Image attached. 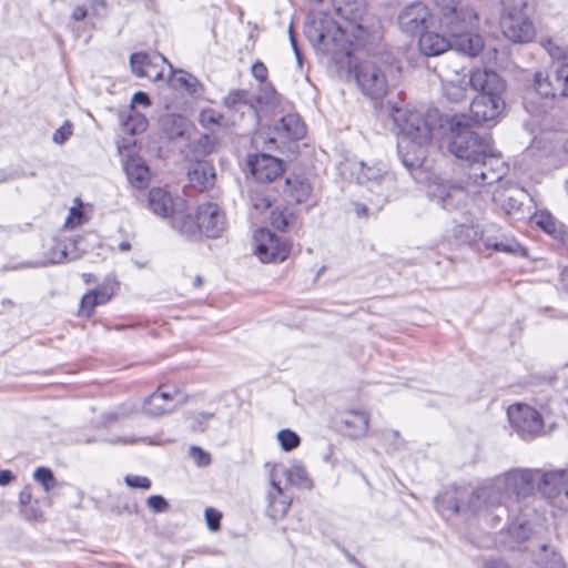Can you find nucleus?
<instances>
[{
  "mask_svg": "<svg viewBox=\"0 0 568 568\" xmlns=\"http://www.w3.org/2000/svg\"><path fill=\"white\" fill-rule=\"evenodd\" d=\"M507 172V163L493 146L488 154L469 164L465 184L453 180L434 178L428 183L427 195L443 210L455 211L465 205L468 199L467 185H490L499 182Z\"/></svg>",
  "mask_w": 568,
  "mask_h": 568,
  "instance_id": "f257e3e1",
  "label": "nucleus"
},
{
  "mask_svg": "<svg viewBox=\"0 0 568 568\" xmlns=\"http://www.w3.org/2000/svg\"><path fill=\"white\" fill-rule=\"evenodd\" d=\"M392 119L402 135L398 153L403 164L409 170L420 168L433 136L435 115H424L409 106H394Z\"/></svg>",
  "mask_w": 568,
  "mask_h": 568,
  "instance_id": "f03ea898",
  "label": "nucleus"
},
{
  "mask_svg": "<svg viewBox=\"0 0 568 568\" xmlns=\"http://www.w3.org/2000/svg\"><path fill=\"white\" fill-rule=\"evenodd\" d=\"M444 504L455 514L484 517L494 515V518H499L500 514L506 513L501 488L497 484L486 485L476 490L465 487L453 488L445 494Z\"/></svg>",
  "mask_w": 568,
  "mask_h": 568,
  "instance_id": "7ed1b4c3",
  "label": "nucleus"
},
{
  "mask_svg": "<svg viewBox=\"0 0 568 568\" xmlns=\"http://www.w3.org/2000/svg\"><path fill=\"white\" fill-rule=\"evenodd\" d=\"M450 138L448 150L456 158L468 162L480 160L490 152L493 144L487 136H480L470 128V120L465 114L452 116L449 121Z\"/></svg>",
  "mask_w": 568,
  "mask_h": 568,
  "instance_id": "20e7f679",
  "label": "nucleus"
},
{
  "mask_svg": "<svg viewBox=\"0 0 568 568\" xmlns=\"http://www.w3.org/2000/svg\"><path fill=\"white\" fill-rule=\"evenodd\" d=\"M397 71L386 63L363 61L354 68V75L359 90L371 99L385 97L393 85Z\"/></svg>",
  "mask_w": 568,
  "mask_h": 568,
  "instance_id": "39448f33",
  "label": "nucleus"
},
{
  "mask_svg": "<svg viewBox=\"0 0 568 568\" xmlns=\"http://www.w3.org/2000/svg\"><path fill=\"white\" fill-rule=\"evenodd\" d=\"M508 419L518 435L525 439L542 433L544 422L540 414L525 404H515L507 410Z\"/></svg>",
  "mask_w": 568,
  "mask_h": 568,
  "instance_id": "423d86ee",
  "label": "nucleus"
},
{
  "mask_svg": "<svg viewBox=\"0 0 568 568\" xmlns=\"http://www.w3.org/2000/svg\"><path fill=\"white\" fill-rule=\"evenodd\" d=\"M503 34L513 42L527 43L536 34L532 21L526 10L503 11L500 17Z\"/></svg>",
  "mask_w": 568,
  "mask_h": 568,
  "instance_id": "0eeeda50",
  "label": "nucleus"
},
{
  "mask_svg": "<svg viewBox=\"0 0 568 568\" xmlns=\"http://www.w3.org/2000/svg\"><path fill=\"white\" fill-rule=\"evenodd\" d=\"M462 0H435L440 12V23L453 32H459L465 28H473L477 14L469 8H459Z\"/></svg>",
  "mask_w": 568,
  "mask_h": 568,
  "instance_id": "6e6552de",
  "label": "nucleus"
},
{
  "mask_svg": "<svg viewBox=\"0 0 568 568\" xmlns=\"http://www.w3.org/2000/svg\"><path fill=\"white\" fill-rule=\"evenodd\" d=\"M253 240L254 252L263 263L283 262L288 255L287 245L270 230H257Z\"/></svg>",
  "mask_w": 568,
  "mask_h": 568,
  "instance_id": "1a4fd4ad",
  "label": "nucleus"
},
{
  "mask_svg": "<svg viewBox=\"0 0 568 568\" xmlns=\"http://www.w3.org/2000/svg\"><path fill=\"white\" fill-rule=\"evenodd\" d=\"M196 210L201 233L207 237H219L226 227V217L222 209L216 203L206 202Z\"/></svg>",
  "mask_w": 568,
  "mask_h": 568,
  "instance_id": "9d476101",
  "label": "nucleus"
},
{
  "mask_svg": "<svg viewBox=\"0 0 568 568\" xmlns=\"http://www.w3.org/2000/svg\"><path fill=\"white\" fill-rule=\"evenodd\" d=\"M169 63L161 54L150 55L144 52L133 53L130 58L132 72L139 78H148L154 82L163 79V65Z\"/></svg>",
  "mask_w": 568,
  "mask_h": 568,
  "instance_id": "9b49d317",
  "label": "nucleus"
},
{
  "mask_svg": "<svg viewBox=\"0 0 568 568\" xmlns=\"http://www.w3.org/2000/svg\"><path fill=\"white\" fill-rule=\"evenodd\" d=\"M280 475L286 478L288 485L306 489L312 487V480L308 478L307 471L303 465L298 463H294L290 467H285L283 465H273L270 470V483L276 490V495L283 494V488L280 486L277 480Z\"/></svg>",
  "mask_w": 568,
  "mask_h": 568,
  "instance_id": "f8f14e48",
  "label": "nucleus"
},
{
  "mask_svg": "<svg viewBox=\"0 0 568 568\" xmlns=\"http://www.w3.org/2000/svg\"><path fill=\"white\" fill-rule=\"evenodd\" d=\"M430 17V12L424 3L415 2L399 12L397 21L402 31L416 34L427 27Z\"/></svg>",
  "mask_w": 568,
  "mask_h": 568,
  "instance_id": "ddd939ff",
  "label": "nucleus"
},
{
  "mask_svg": "<svg viewBox=\"0 0 568 568\" xmlns=\"http://www.w3.org/2000/svg\"><path fill=\"white\" fill-rule=\"evenodd\" d=\"M470 87L478 91V95L501 97L505 82L499 74L489 69H476L469 73Z\"/></svg>",
  "mask_w": 568,
  "mask_h": 568,
  "instance_id": "4468645a",
  "label": "nucleus"
},
{
  "mask_svg": "<svg viewBox=\"0 0 568 568\" xmlns=\"http://www.w3.org/2000/svg\"><path fill=\"white\" fill-rule=\"evenodd\" d=\"M504 109L505 101L503 97L477 95L470 104L474 120L478 123L498 120Z\"/></svg>",
  "mask_w": 568,
  "mask_h": 568,
  "instance_id": "2eb2a0df",
  "label": "nucleus"
},
{
  "mask_svg": "<svg viewBox=\"0 0 568 568\" xmlns=\"http://www.w3.org/2000/svg\"><path fill=\"white\" fill-rule=\"evenodd\" d=\"M538 470L516 469L508 471L504 478L505 489L519 498L530 496L535 488V478Z\"/></svg>",
  "mask_w": 568,
  "mask_h": 568,
  "instance_id": "dca6fc26",
  "label": "nucleus"
},
{
  "mask_svg": "<svg viewBox=\"0 0 568 568\" xmlns=\"http://www.w3.org/2000/svg\"><path fill=\"white\" fill-rule=\"evenodd\" d=\"M248 165L251 166L253 176L258 182L263 183L274 181L284 171L283 162L268 154H258L254 156L248 161Z\"/></svg>",
  "mask_w": 568,
  "mask_h": 568,
  "instance_id": "f3484780",
  "label": "nucleus"
},
{
  "mask_svg": "<svg viewBox=\"0 0 568 568\" xmlns=\"http://www.w3.org/2000/svg\"><path fill=\"white\" fill-rule=\"evenodd\" d=\"M175 214L172 215L170 221L172 227L184 236L195 237L201 235V225L197 220V211L195 214H191L187 211V203L184 199L176 201Z\"/></svg>",
  "mask_w": 568,
  "mask_h": 568,
  "instance_id": "a211bd4d",
  "label": "nucleus"
},
{
  "mask_svg": "<svg viewBox=\"0 0 568 568\" xmlns=\"http://www.w3.org/2000/svg\"><path fill=\"white\" fill-rule=\"evenodd\" d=\"M179 394L178 390L168 392L159 387L156 392L151 394L143 404V410L146 415L158 417L170 413L174 407V398Z\"/></svg>",
  "mask_w": 568,
  "mask_h": 568,
  "instance_id": "6ab92c4d",
  "label": "nucleus"
},
{
  "mask_svg": "<svg viewBox=\"0 0 568 568\" xmlns=\"http://www.w3.org/2000/svg\"><path fill=\"white\" fill-rule=\"evenodd\" d=\"M180 197H172V195L161 187H154L149 192V207L150 210L162 217L172 220L175 214L176 201Z\"/></svg>",
  "mask_w": 568,
  "mask_h": 568,
  "instance_id": "aec40b11",
  "label": "nucleus"
},
{
  "mask_svg": "<svg viewBox=\"0 0 568 568\" xmlns=\"http://www.w3.org/2000/svg\"><path fill=\"white\" fill-rule=\"evenodd\" d=\"M339 423L346 435L359 438L368 430L369 416L363 410L348 409L339 414Z\"/></svg>",
  "mask_w": 568,
  "mask_h": 568,
  "instance_id": "412c9836",
  "label": "nucleus"
},
{
  "mask_svg": "<svg viewBox=\"0 0 568 568\" xmlns=\"http://www.w3.org/2000/svg\"><path fill=\"white\" fill-rule=\"evenodd\" d=\"M469 29L470 28H465L459 32L449 31L452 38L454 39L452 43L453 48H455L457 51L456 53L460 52L468 57H476L483 50L484 41L480 36L469 33Z\"/></svg>",
  "mask_w": 568,
  "mask_h": 568,
  "instance_id": "4be33fe9",
  "label": "nucleus"
},
{
  "mask_svg": "<svg viewBox=\"0 0 568 568\" xmlns=\"http://www.w3.org/2000/svg\"><path fill=\"white\" fill-rule=\"evenodd\" d=\"M524 195V190L518 186H498L493 193V199L506 211V213L510 214L520 210Z\"/></svg>",
  "mask_w": 568,
  "mask_h": 568,
  "instance_id": "5701e85b",
  "label": "nucleus"
},
{
  "mask_svg": "<svg viewBox=\"0 0 568 568\" xmlns=\"http://www.w3.org/2000/svg\"><path fill=\"white\" fill-rule=\"evenodd\" d=\"M191 185L200 191L212 187L215 183V169L207 162H197L187 173Z\"/></svg>",
  "mask_w": 568,
  "mask_h": 568,
  "instance_id": "b1692460",
  "label": "nucleus"
},
{
  "mask_svg": "<svg viewBox=\"0 0 568 568\" xmlns=\"http://www.w3.org/2000/svg\"><path fill=\"white\" fill-rule=\"evenodd\" d=\"M419 50L425 55H439L453 48V43L446 37L430 31H425L419 37Z\"/></svg>",
  "mask_w": 568,
  "mask_h": 568,
  "instance_id": "393cba45",
  "label": "nucleus"
},
{
  "mask_svg": "<svg viewBox=\"0 0 568 568\" xmlns=\"http://www.w3.org/2000/svg\"><path fill=\"white\" fill-rule=\"evenodd\" d=\"M356 180L359 184L379 186L386 180V168L382 163L358 162L356 164Z\"/></svg>",
  "mask_w": 568,
  "mask_h": 568,
  "instance_id": "a878e982",
  "label": "nucleus"
},
{
  "mask_svg": "<svg viewBox=\"0 0 568 568\" xmlns=\"http://www.w3.org/2000/svg\"><path fill=\"white\" fill-rule=\"evenodd\" d=\"M434 70L440 79V82L452 83L453 79L466 74L463 58L458 53H453L439 61Z\"/></svg>",
  "mask_w": 568,
  "mask_h": 568,
  "instance_id": "bb28decb",
  "label": "nucleus"
},
{
  "mask_svg": "<svg viewBox=\"0 0 568 568\" xmlns=\"http://www.w3.org/2000/svg\"><path fill=\"white\" fill-rule=\"evenodd\" d=\"M223 105L232 111L239 113H245L246 111L254 110V99L252 94L244 89L231 90L222 101Z\"/></svg>",
  "mask_w": 568,
  "mask_h": 568,
  "instance_id": "cd10ccee",
  "label": "nucleus"
},
{
  "mask_svg": "<svg viewBox=\"0 0 568 568\" xmlns=\"http://www.w3.org/2000/svg\"><path fill=\"white\" fill-rule=\"evenodd\" d=\"M275 131L280 136L300 140L305 135V125L297 114H286L275 124Z\"/></svg>",
  "mask_w": 568,
  "mask_h": 568,
  "instance_id": "c85d7f7f",
  "label": "nucleus"
},
{
  "mask_svg": "<svg viewBox=\"0 0 568 568\" xmlns=\"http://www.w3.org/2000/svg\"><path fill=\"white\" fill-rule=\"evenodd\" d=\"M120 123L122 131L130 135L144 132L149 124L146 116L138 112L133 105L120 113Z\"/></svg>",
  "mask_w": 568,
  "mask_h": 568,
  "instance_id": "c756f323",
  "label": "nucleus"
},
{
  "mask_svg": "<svg viewBox=\"0 0 568 568\" xmlns=\"http://www.w3.org/2000/svg\"><path fill=\"white\" fill-rule=\"evenodd\" d=\"M125 172L130 183L136 189H143L150 180V171L141 158H130L125 163Z\"/></svg>",
  "mask_w": 568,
  "mask_h": 568,
  "instance_id": "7c9ffc66",
  "label": "nucleus"
},
{
  "mask_svg": "<svg viewBox=\"0 0 568 568\" xmlns=\"http://www.w3.org/2000/svg\"><path fill=\"white\" fill-rule=\"evenodd\" d=\"M566 470H555L542 475L538 490L547 498H552L564 490Z\"/></svg>",
  "mask_w": 568,
  "mask_h": 568,
  "instance_id": "2f4dec72",
  "label": "nucleus"
},
{
  "mask_svg": "<svg viewBox=\"0 0 568 568\" xmlns=\"http://www.w3.org/2000/svg\"><path fill=\"white\" fill-rule=\"evenodd\" d=\"M284 192L295 203H304L311 196L312 186L307 180L292 176L286 179Z\"/></svg>",
  "mask_w": 568,
  "mask_h": 568,
  "instance_id": "473e14b6",
  "label": "nucleus"
},
{
  "mask_svg": "<svg viewBox=\"0 0 568 568\" xmlns=\"http://www.w3.org/2000/svg\"><path fill=\"white\" fill-rule=\"evenodd\" d=\"M484 245L487 248H494L498 252L511 253V254H524L525 248L515 240L507 236H491L485 235L483 237Z\"/></svg>",
  "mask_w": 568,
  "mask_h": 568,
  "instance_id": "72a5a7b5",
  "label": "nucleus"
},
{
  "mask_svg": "<svg viewBox=\"0 0 568 568\" xmlns=\"http://www.w3.org/2000/svg\"><path fill=\"white\" fill-rule=\"evenodd\" d=\"M445 97L452 102H460L466 98L469 82V74H463L450 82H442Z\"/></svg>",
  "mask_w": 568,
  "mask_h": 568,
  "instance_id": "f704fd0d",
  "label": "nucleus"
},
{
  "mask_svg": "<svg viewBox=\"0 0 568 568\" xmlns=\"http://www.w3.org/2000/svg\"><path fill=\"white\" fill-rule=\"evenodd\" d=\"M535 90L545 98H555L560 95L559 89L556 88V80L554 79V72L548 73L539 71L535 73L534 79Z\"/></svg>",
  "mask_w": 568,
  "mask_h": 568,
  "instance_id": "c9c22d12",
  "label": "nucleus"
},
{
  "mask_svg": "<svg viewBox=\"0 0 568 568\" xmlns=\"http://www.w3.org/2000/svg\"><path fill=\"white\" fill-rule=\"evenodd\" d=\"M536 562L541 568H564L565 564L560 554L549 545H541L536 555Z\"/></svg>",
  "mask_w": 568,
  "mask_h": 568,
  "instance_id": "e433bc0d",
  "label": "nucleus"
},
{
  "mask_svg": "<svg viewBox=\"0 0 568 568\" xmlns=\"http://www.w3.org/2000/svg\"><path fill=\"white\" fill-rule=\"evenodd\" d=\"M162 126L170 138H178L185 133L187 123L182 115L168 114L162 119Z\"/></svg>",
  "mask_w": 568,
  "mask_h": 568,
  "instance_id": "4c0bfd02",
  "label": "nucleus"
},
{
  "mask_svg": "<svg viewBox=\"0 0 568 568\" xmlns=\"http://www.w3.org/2000/svg\"><path fill=\"white\" fill-rule=\"evenodd\" d=\"M199 122L205 129H213L217 126H224L225 118L221 112L212 108H206L200 112Z\"/></svg>",
  "mask_w": 568,
  "mask_h": 568,
  "instance_id": "58836bf2",
  "label": "nucleus"
},
{
  "mask_svg": "<svg viewBox=\"0 0 568 568\" xmlns=\"http://www.w3.org/2000/svg\"><path fill=\"white\" fill-rule=\"evenodd\" d=\"M531 528L526 521L513 523L507 529V534L511 542L519 544L528 539Z\"/></svg>",
  "mask_w": 568,
  "mask_h": 568,
  "instance_id": "ea45409f",
  "label": "nucleus"
},
{
  "mask_svg": "<svg viewBox=\"0 0 568 568\" xmlns=\"http://www.w3.org/2000/svg\"><path fill=\"white\" fill-rule=\"evenodd\" d=\"M531 221L549 234H555L557 232L556 220L549 212H546V211L536 212L532 215Z\"/></svg>",
  "mask_w": 568,
  "mask_h": 568,
  "instance_id": "a19ab883",
  "label": "nucleus"
},
{
  "mask_svg": "<svg viewBox=\"0 0 568 568\" xmlns=\"http://www.w3.org/2000/svg\"><path fill=\"white\" fill-rule=\"evenodd\" d=\"M554 79L560 97H568V62H562L555 69Z\"/></svg>",
  "mask_w": 568,
  "mask_h": 568,
  "instance_id": "79ce46f5",
  "label": "nucleus"
},
{
  "mask_svg": "<svg viewBox=\"0 0 568 568\" xmlns=\"http://www.w3.org/2000/svg\"><path fill=\"white\" fill-rule=\"evenodd\" d=\"M33 478L41 484L45 491H50L57 486V479L51 469L39 467L33 474Z\"/></svg>",
  "mask_w": 568,
  "mask_h": 568,
  "instance_id": "37998d69",
  "label": "nucleus"
},
{
  "mask_svg": "<svg viewBox=\"0 0 568 568\" xmlns=\"http://www.w3.org/2000/svg\"><path fill=\"white\" fill-rule=\"evenodd\" d=\"M171 83L173 87L183 88L191 93L196 91L197 85L196 79L183 71L175 73L171 79Z\"/></svg>",
  "mask_w": 568,
  "mask_h": 568,
  "instance_id": "c03bdc74",
  "label": "nucleus"
},
{
  "mask_svg": "<svg viewBox=\"0 0 568 568\" xmlns=\"http://www.w3.org/2000/svg\"><path fill=\"white\" fill-rule=\"evenodd\" d=\"M277 439L281 444V447L285 452H290V450L296 448L301 443L298 435L291 429L280 430L277 434Z\"/></svg>",
  "mask_w": 568,
  "mask_h": 568,
  "instance_id": "a18cd8bd",
  "label": "nucleus"
},
{
  "mask_svg": "<svg viewBox=\"0 0 568 568\" xmlns=\"http://www.w3.org/2000/svg\"><path fill=\"white\" fill-rule=\"evenodd\" d=\"M250 200L253 210L257 213H262L271 207V200L262 191L252 190Z\"/></svg>",
  "mask_w": 568,
  "mask_h": 568,
  "instance_id": "49530a36",
  "label": "nucleus"
},
{
  "mask_svg": "<svg viewBox=\"0 0 568 568\" xmlns=\"http://www.w3.org/2000/svg\"><path fill=\"white\" fill-rule=\"evenodd\" d=\"M99 305L97 296L90 291L81 298L79 316L90 317Z\"/></svg>",
  "mask_w": 568,
  "mask_h": 568,
  "instance_id": "de8ad7c7",
  "label": "nucleus"
},
{
  "mask_svg": "<svg viewBox=\"0 0 568 568\" xmlns=\"http://www.w3.org/2000/svg\"><path fill=\"white\" fill-rule=\"evenodd\" d=\"M116 288V283H105L91 291L97 296L99 305L105 304L111 300Z\"/></svg>",
  "mask_w": 568,
  "mask_h": 568,
  "instance_id": "09e8293b",
  "label": "nucleus"
},
{
  "mask_svg": "<svg viewBox=\"0 0 568 568\" xmlns=\"http://www.w3.org/2000/svg\"><path fill=\"white\" fill-rule=\"evenodd\" d=\"M146 506L155 514L165 513L170 509L168 500L161 495H152L146 499Z\"/></svg>",
  "mask_w": 568,
  "mask_h": 568,
  "instance_id": "8fccbe9b",
  "label": "nucleus"
},
{
  "mask_svg": "<svg viewBox=\"0 0 568 568\" xmlns=\"http://www.w3.org/2000/svg\"><path fill=\"white\" fill-rule=\"evenodd\" d=\"M124 481L131 488L149 489L151 487V480L145 476L126 475Z\"/></svg>",
  "mask_w": 568,
  "mask_h": 568,
  "instance_id": "3c124183",
  "label": "nucleus"
},
{
  "mask_svg": "<svg viewBox=\"0 0 568 568\" xmlns=\"http://www.w3.org/2000/svg\"><path fill=\"white\" fill-rule=\"evenodd\" d=\"M271 222L274 227L281 231H285L288 226V216L282 211H272Z\"/></svg>",
  "mask_w": 568,
  "mask_h": 568,
  "instance_id": "603ef678",
  "label": "nucleus"
},
{
  "mask_svg": "<svg viewBox=\"0 0 568 568\" xmlns=\"http://www.w3.org/2000/svg\"><path fill=\"white\" fill-rule=\"evenodd\" d=\"M72 134V125L65 122L53 133V141L58 144L64 143Z\"/></svg>",
  "mask_w": 568,
  "mask_h": 568,
  "instance_id": "864d4df0",
  "label": "nucleus"
},
{
  "mask_svg": "<svg viewBox=\"0 0 568 568\" xmlns=\"http://www.w3.org/2000/svg\"><path fill=\"white\" fill-rule=\"evenodd\" d=\"M205 519L211 530L215 531L220 528L221 514L217 510L213 508H206Z\"/></svg>",
  "mask_w": 568,
  "mask_h": 568,
  "instance_id": "5fc2aeb1",
  "label": "nucleus"
},
{
  "mask_svg": "<svg viewBox=\"0 0 568 568\" xmlns=\"http://www.w3.org/2000/svg\"><path fill=\"white\" fill-rule=\"evenodd\" d=\"M191 456L195 459L199 466H207L211 462L210 454L197 446L191 447Z\"/></svg>",
  "mask_w": 568,
  "mask_h": 568,
  "instance_id": "6e6d98bb",
  "label": "nucleus"
},
{
  "mask_svg": "<svg viewBox=\"0 0 568 568\" xmlns=\"http://www.w3.org/2000/svg\"><path fill=\"white\" fill-rule=\"evenodd\" d=\"M252 75L258 81L264 82L267 79L268 71L265 64L261 61L253 63L251 68Z\"/></svg>",
  "mask_w": 568,
  "mask_h": 568,
  "instance_id": "4d7b16f0",
  "label": "nucleus"
},
{
  "mask_svg": "<svg viewBox=\"0 0 568 568\" xmlns=\"http://www.w3.org/2000/svg\"><path fill=\"white\" fill-rule=\"evenodd\" d=\"M531 0H501L504 11L526 10Z\"/></svg>",
  "mask_w": 568,
  "mask_h": 568,
  "instance_id": "13d9d810",
  "label": "nucleus"
},
{
  "mask_svg": "<svg viewBox=\"0 0 568 568\" xmlns=\"http://www.w3.org/2000/svg\"><path fill=\"white\" fill-rule=\"evenodd\" d=\"M135 104H142L144 106H149L151 104L149 95L141 91L134 93L130 105H133L135 108Z\"/></svg>",
  "mask_w": 568,
  "mask_h": 568,
  "instance_id": "bf43d9fd",
  "label": "nucleus"
},
{
  "mask_svg": "<svg viewBox=\"0 0 568 568\" xmlns=\"http://www.w3.org/2000/svg\"><path fill=\"white\" fill-rule=\"evenodd\" d=\"M81 217H82V210L81 209H77V207H72L70 210V216L65 221V225L72 227L74 225V223H75L74 220H77V224H80L81 223Z\"/></svg>",
  "mask_w": 568,
  "mask_h": 568,
  "instance_id": "052dcab7",
  "label": "nucleus"
},
{
  "mask_svg": "<svg viewBox=\"0 0 568 568\" xmlns=\"http://www.w3.org/2000/svg\"><path fill=\"white\" fill-rule=\"evenodd\" d=\"M87 16H88L87 8L83 6H78L73 9L71 19L74 21H82L87 18Z\"/></svg>",
  "mask_w": 568,
  "mask_h": 568,
  "instance_id": "680f3d73",
  "label": "nucleus"
},
{
  "mask_svg": "<svg viewBox=\"0 0 568 568\" xmlns=\"http://www.w3.org/2000/svg\"><path fill=\"white\" fill-rule=\"evenodd\" d=\"M288 34H290V41H291L292 48L294 50L296 60L301 64V62H302V54H301L300 48L297 45L296 38L294 36L292 26L290 27Z\"/></svg>",
  "mask_w": 568,
  "mask_h": 568,
  "instance_id": "e2e57ef3",
  "label": "nucleus"
},
{
  "mask_svg": "<svg viewBox=\"0 0 568 568\" xmlns=\"http://www.w3.org/2000/svg\"><path fill=\"white\" fill-rule=\"evenodd\" d=\"M32 500V491L30 487H24L19 494V503L22 506L30 504Z\"/></svg>",
  "mask_w": 568,
  "mask_h": 568,
  "instance_id": "0e129e2a",
  "label": "nucleus"
},
{
  "mask_svg": "<svg viewBox=\"0 0 568 568\" xmlns=\"http://www.w3.org/2000/svg\"><path fill=\"white\" fill-rule=\"evenodd\" d=\"M200 144L203 145L205 153H212L215 149V143L210 136L205 135L200 140Z\"/></svg>",
  "mask_w": 568,
  "mask_h": 568,
  "instance_id": "69168bd1",
  "label": "nucleus"
},
{
  "mask_svg": "<svg viewBox=\"0 0 568 568\" xmlns=\"http://www.w3.org/2000/svg\"><path fill=\"white\" fill-rule=\"evenodd\" d=\"M483 568H509L508 565L500 559L486 560Z\"/></svg>",
  "mask_w": 568,
  "mask_h": 568,
  "instance_id": "338daca9",
  "label": "nucleus"
},
{
  "mask_svg": "<svg viewBox=\"0 0 568 568\" xmlns=\"http://www.w3.org/2000/svg\"><path fill=\"white\" fill-rule=\"evenodd\" d=\"M14 476L10 470L0 471V485H8L13 480Z\"/></svg>",
  "mask_w": 568,
  "mask_h": 568,
  "instance_id": "774afa93",
  "label": "nucleus"
}]
</instances>
